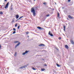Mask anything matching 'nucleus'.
Here are the masks:
<instances>
[{
	"mask_svg": "<svg viewBox=\"0 0 74 74\" xmlns=\"http://www.w3.org/2000/svg\"><path fill=\"white\" fill-rule=\"evenodd\" d=\"M31 12H32L33 14V15L34 16H35L36 13V12L35 11V10H34V8H32L31 10Z\"/></svg>",
	"mask_w": 74,
	"mask_h": 74,
	"instance_id": "1",
	"label": "nucleus"
},
{
	"mask_svg": "<svg viewBox=\"0 0 74 74\" xmlns=\"http://www.w3.org/2000/svg\"><path fill=\"white\" fill-rule=\"evenodd\" d=\"M26 67H27V65H25L24 66H22L20 67L19 68V69H23L24 68H25Z\"/></svg>",
	"mask_w": 74,
	"mask_h": 74,
	"instance_id": "2",
	"label": "nucleus"
},
{
	"mask_svg": "<svg viewBox=\"0 0 74 74\" xmlns=\"http://www.w3.org/2000/svg\"><path fill=\"white\" fill-rule=\"evenodd\" d=\"M48 34L50 36H51V37H53V35L52 33H51V32L50 31L49 32Z\"/></svg>",
	"mask_w": 74,
	"mask_h": 74,
	"instance_id": "3",
	"label": "nucleus"
},
{
	"mask_svg": "<svg viewBox=\"0 0 74 74\" xmlns=\"http://www.w3.org/2000/svg\"><path fill=\"white\" fill-rule=\"evenodd\" d=\"M37 28H38V29H39V30H42L44 29V28H42L39 26L37 27Z\"/></svg>",
	"mask_w": 74,
	"mask_h": 74,
	"instance_id": "4",
	"label": "nucleus"
},
{
	"mask_svg": "<svg viewBox=\"0 0 74 74\" xmlns=\"http://www.w3.org/2000/svg\"><path fill=\"white\" fill-rule=\"evenodd\" d=\"M28 52V51L26 50L25 52H23V55H25V54L27 53Z\"/></svg>",
	"mask_w": 74,
	"mask_h": 74,
	"instance_id": "5",
	"label": "nucleus"
},
{
	"mask_svg": "<svg viewBox=\"0 0 74 74\" xmlns=\"http://www.w3.org/2000/svg\"><path fill=\"white\" fill-rule=\"evenodd\" d=\"M21 44V43L20 42H19L18 43L17 45H16L15 47V48H16V47L17 46H19V45H20Z\"/></svg>",
	"mask_w": 74,
	"mask_h": 74,
	"instance_id": "6",
	"label": "nucleus"
},
{
	"mask_svg": "<svg viewBox=\"0 0 74 74\" xmlns=\"http://www.w3.org/2000/svg\"><path fill=\"white\" fill-rule=\"evenodd\" d=\"M68 18H69L70 19H73V17L71 16H70V15H69L68 16Z\"/></svg>",
	"mask_w": 74,
	"mask_h": 74,
	"instance_id": "7",
	"label": "nucleus"
},
{
	"mask_svg": "<svg viewBox=\"0 0 74 74\" xmlns=\"http://www.w3.org/2000/svg\"><path fill=\"white\" fill-rule=\"evenodd\" d=\"M70 42H71V43H72V44H74V41H73V40H70Z\"/></svg>",
	"mask_w": 74,
	"mask_h": 74,
	"instance_id": "8",
	"label": "nucleus"
},
{
	"mask_svg": "<svg viewBox=\"0 0 74 74\" xmlns=\"http://www.w3.org/2000/svg\"><path fill=\"white\" fill-rule=\"evenodd\" d=\"M39 46H44V47H45V45L42 44H40L39 45Z\"/></svg>",
	"mask_w": 74,
	"mask_h": 74,
	"instance_id": "9",
	"label": "nucleus"
},
{
	"mask_svg": "<svg viewBox=\"0 0 74 74\" xmlns=\"http://www.w3.org/2000/svg\"><path fill=\"white\" fill-rule=\"evenodd\" d=\"M65 47L66 49H69V46L67 45H65Z\"/></svg>",
	"mask_w": 74,
	"mask_h": 74,
	"instance_id": "10",
	"label": "nucleus"
},
{
	"mask_svg": "<svg viewBox=\"0 0 74 74\" xmlns=\"http://www.w3.org/2000/svg\"><path fill=\"white\" fill-rule=\"evenodd\" d=\"M8 8V6L6 5L5 7V9H7V8Z\"/></svg>",
	"mask_w": 74,
	"mask_h": 74,
	"instance_id": "11",
	"label": "nucleus"
},
{
	"mask_svg": "<svg viewBox=\"0 0 74 74\" xmlns=\"http://www.w3.org/2000/svg\"><path fill=\"white\" fill-rule=\"evenodd\" d=\"M56 64L58 67H60V66H61V65H59V64L57 63H56Z\"/></svg>",
	"mask_w": 74,
	"mask_h": 74,
	"instance_id": "12",
	"label": "nucleus"
},
{
	"mask_svg": "<svg viewBox=\"0 0 74 74\" xmlns=\"http://www.w3.org/2000/svg\"><path fill=\"white\" fill-rule=\"evenodd\" d=\"M16 19H18V18H19V15H16Z\"/></svg>",
	"mask_w": 74,
	"mask_h": 74,
	"instance_id": "13",
	"label": "nucleus"
},
{
	"mask_svg": "<svg viewBox=\"0 0 74 74\" xmlns=\"http://www.w3.org/2000/svg\"><path fill=\"white\" fill-rule=\"evenodd\" d=\"M64 31H66V26H64Z\"/></svg>",
	"mask_w": 74,
	"mask_h": 74,
	"instance_id": "14",
	"label": "nucleus"
},
{
	"mask_svg": "<svg viewBox=\"0 0 74 74\" xmlns=\"http://www.w3.org/2000/svg\"><path fill=\"white\" fill-rule=\"evenodd\" d=\"M44 70H45V69H41V71H44Z\"/></svg>",
	"mask_w": 74,
	"mask_h": 74,
	"instance_id": "15",
	"label": "nucleus"
},
{
	"mask_svg": "<svg viewBox=\"0 0 74 74\" xmlns=\"http://www.w3.org/2000/svg\"><path fill=\"white\" fill-rule=\"evenodd\" d=\"M8 4H9V2H8L6 5L8 6Z\"/></svg>",
	"mask_w": 74,
	"mask_h": 74,
	"instance_id": "16",
	"label": "nucleus"
},
{
	"mask_svg": "<svg viewBox=\"0 0 74 74\" xmlns=\"http://www.w3.org/2000/svg\"><path fill=\"white\" fill-rule=\"evenodd\" d=\"M3 14V12H0V14H1V15Z\"/></svg>",
	"mask_w": 74,
	"mask_h": 74,
	"instance_id": "17",
	"label": "nucleus"
},
{
	"mask_svg": "<svg viewBox=\"0 0 74 74\" xmlns=\"http://www.w3.org/2000/svg\"><path fill=\"white\" fill-rule=\"evenodd\" d=\"M13 30L14 31H16V29H15V28H13Z\"/></svg>",
	"mask_w": 74,
	"mask_h": 74,
	"instance_id": "18",
	"label": "nucleus"
},
{
	"mask_svg": "<svg viewBox=\"0 0 74 74\" xmlns=\"http://www.w3.org/2000/svg\"><path fill=\"white\" fill-rule=\"evenodd\" d=\"M16 33V31H14L13 32V34H15V33Z\"/></svg>",
	"mask_w": 74,
	"mask_h": 74,
	"instance_id": "19",
	"label": "nucleus"
},
{
	"mask_svg": "<svg viewBox=\"0 0 74 74\" xmlns=\"http://www.w3.org/2000/svg\"><path fill=\"white\" fill-rule=\"evenodd\" d=\"M20 27V26H18L17 27L18 29H19V28Z\"/></svg>",
	"mask_w": 74,
	"mask_h": 74,
	"instance_id": "20",
	"label": "nucleus"
},
{
	"mask_svg": "<svg viewBox=\"0 0 74 74\" xmlns=\"http://www.w3.org/2000/svg\"><path fill=\"white\" fill-rule=\"evenodd\" d=\"M32 69L33 70H36V69L33 67H32Z\"/></svg>",
	"mask_w": 74,
	"mask_h": 74,
	"instance_id": "21",
	"label": "nucleus"
},
{
	"mask_svg": "<svg viewBox=\"0 0 74 74\" xmlns=\"http://www.w3.org/2000/svg\"><path fill=\"white\" fill-rule=\"evenodd\" d=\"M58 17L59 18V13H58Z\"/></svg>",
	"mask_w": 74,
	"mask_h": 74,
	"instance_id": "22",
	"label": "nucleus"
},
{
	"mask_svg": "<svg viewBox=\"0 0 74 74\" xmlns=\"http://www.w3.org/2000/svg\"><path fill=\"white\" fill-rule=\"evenodd\" d=\"M49 16V14H48L46 16L47 17H48Z\"/></svg>",
	"mask_w": 74,
	"mask_h": 74,
	"instance_id": "23",
	"label": "nucleus"
},
{
	"mask_svg": "<svg viewBox=\"0 0 74 74\" xmlns=\"http://www.w3.org/2000/svg\"><path fill=\"white\" fill-rule=\"evenodd\" d=\"M43 4H44V5H46L47 4L45 2L43 3Z\"/></svg>",
	"mask_w": 74,
	"mask_h": 74,
	"instance_id": "24",
	"label": "nucleus"
},
{
	"mask_svg": "<svg viewBox=\"0 0 74 74\" xmlns=\"http://www.w3.org/2000/svg\"><path fill=\"white\" fill-rule=\"evenodd\" d=\"M56 49L57 50V51H59V49H58L56 47Z\"/></svg>",
	"mask_w": 74,
	"mask_h": 74,
	"instance_id": "25",
	"label": "nucleus"
},
{
	"mask_svg": "<svg viewBox=\"0 0 74 74\" xmlns=\"http://www.w3.org/2000/svg\"><path fill=\"white\" fill-rule=\"evenodd\" d=\"M15 27H17V24L15 25Z\"/></svg>",
	"mask_w": 74,
	"mask_h": 74,
	"instance_id": "26",
	"label": "nucleus"
},
{
	"mask_svg": "<svg viewBox=\"0 0 74 74\" xmlns=\"http://www.w3.org/2000/svg\"><path fill=\"white\" fill-rule=\"evenodd\" d=\"M18 42V41H16L15 42V43H17V42Z\"/></svg>",
	"mask_w": 74,
	"mask_h": 74,
	"instance_id": "27",
	"label": "nucleus"
},
{
	"mask_svg": "<svg viewBox=\"0 0 74 74\" xmlns=\"http://www.w3.org/2000/svg\"><path fill=\"white\" fill-rule=\"evenodd\" d=\"M27 34H29V32H27L26 33Z\"/></svg>",
	"mask_w": 74,
	"mask_h": 74,
	"instance_id": "28",
	"label": "nucleus"
},
{
	"mask_svg": "<svg viewBox=\"0 0 74 74\" xmlns=\"http://www.w3.org/2000/svg\"><path fill=\"white\" fill-rule=\"evenodd\" d=\"M10 10H13V8H11Z\"/></svg>",
	"mask_w": 74,
	"mask_h": 74,
	"instance_id": "29",
	"label": "nucleus"
},
{
	"mask_svg": "<svg viewBox=\"0 0 74 74\" xmlns=\"http://www.w3.org/2000/svg\"><path fill=\"white\" fill-rule=\"evenodd\" d=\"M70 1H71L70 0H68V2H70Z\"/></svg>",
	"mask_w": 74,
	"mask_h": 74,
	"instance_id": "30",
	"label": "nucleus"
},
{
	"mask_svg": "<svg viewBox=\"0 0 74 74\" xmlns=\"http://www.w3.org/2000/svg\"><path fill=\"white\" fill-rule=\"evenodd\" d=\"M19 19H19V18L18 19L16 20V21H19Z\"/></svg>",
	"mask_w": 74,
	"mask_h": 74,
	"instance_id": "31",
	"label": "nucleus"
},
{
	"mask_svg": "<svg viewBox=\"0 0 74 74\" xmlns=\"http://www.w3.org/2000/svg\"><path fill=\"white\" fill-rule=\"evenodd\" d=\"M16 52L15 53V54L14 56H16Z\"/></svg>",
	"mask_w": 74,
	"mask_h": 74,
	"instance_id": "32",
	"label": "nucleus"
},
{
	"mask_svg": "<svg viewBox=\"0 0 74 74\" xmlns=\"http://www.w3.org/2000/svg\"><path fill=\"white\" fill-rule=\"evenodd\" d=\"M12 22H14V20H12Z\"/></svg>",
	"mask_w": 74,
	"mask_h": 74,
	"instance_id": "33",
	"label": "nucleus"
},
{
	"mask_svg": "<svg viewBox=\"0 0 74 74\" xmlns=\"http://www.w3.org/2000/svg\"><path fill=\"white\" fill-rule=\"evenodd\" d=\"M21 18H22V17H20L19 18V19H21Z\"/></svg>",
	"mask_w": 74,
	"mask_h": 74,
	"instance_id": "34",
	"label": "nucleus"
},
{
	"mask_svg": "<svg viewBox=\"0 0 74 74\" xmlns=\"http://www.w3.org/2000/svg\"><path fill=\"white\" fill-rule=\"evenodd\" d=\"M53 70V72H54V73H55L56 72V71L54 70Z\"/></svg>",
	"mask_w": 74,
	"mask_h": 74,
	"instance_id": "35",
	"label": "nucleus"
},
{
	"mask_svg": "<svg viewBox=\"0 0 74 74\" xmlns=\"http://www.w3.org/2000/svg\"><path fill=\"white\" fill-rule=\"evenodd\" d=\"M21 18H23V16H21Z\"/></svg>",
	"mask_w": 74,
	"mask_h": 74,
	"instance_id": "36",
	"label": "nucleus"
},
{
	"mask_svg": "<svg viewBox=\"0 0 74 74\" xmlns=\"http://www.w3.org/2000/svg\"><path fill=\"white\" fill-rule=\"evenodd\" d=\"M44 66H47V65H46V64H45Z\"/></svg>",
	"mask_w": 74,
	"mask_h": 74,
	"instance_id": "37",
	"label": "nucleus"
},
{
	"mask_svg": "<svg viewBox=\"0 0 74 74\" xmlns=\"http://www.w3.org/2000/svg\"><path fill=\"white\" fill-rule=\"evenodd\" d=\"M62 9H64V7H62Z\"/></svg>",
	"mask_w": 74,
	"mask_h": 74,
	"instance_id": "38",
	"label": "nucleus"
},
{
	"mask_svg": "<svg viewBox=\"0 0 74 74\" xmlns=\"http://www.w3.org/2000/svg\"><path fill=\"white\" fill-rule=\"evenodd\" d=\"M5 1H7V0H4Z\"/></svg>",
	"mask_w": 74,
	"mask_h": 74,
	"instance_id": "39",
	"label": "nucleus"
},
{
	"mask_svg": "<svg viewBox=\"0 0 74 74\" xmlns=\"http://www.w3.org/2000/svg\"><path fill=\"white\" fill-rule=\"evenodd\" d=\"M43 60H44V59H42Z\"/></svg>",
	"mask_w": 74,
	"mask_h": 74,
	"instance_id": "40",
	"label": "nucleus"
},
{
	"mask_svg": "<svg viewBox=\"0 0 74 74\" xmlns=\"http://www.w3.org/2000/svg\"><path fill=\"white\" fill-rule=\"evenodd\" d=\"M0 6H1V7H2V6L1 5H0Z\"/></svg>",
	"mask_w": 74,
	"mask_h": 74,
	"instance_id": "41",
	"label": "nucleus"
},
{
	"mask_svg": "<svg viewBox=\"0 0 74 74\" xmlns=\"http://www.w3.org/2000/svg\"><path fill=\"white\" fill-rule=\"evenodd\" d=\"M60 39H61V38H60Z\"/></svg>",
	"mask_w": 74,
	"mask_h": 74,
	"instance_id": "42",
	"label": "nucleus"
},
{
	"mask_svg": "<svg viewBox=\"0 0 74 74\" xmlns=\"http://www.w3.org/2000/svg\"><path fill=\"white\" fill-rule=\"evenodd\" d=\"M11 6H12V5H11Z\"/></svg>",
	"mask_w": 74,
	"mask_h": 74,
	"instance_id": "43",
	"label": "nucleus"
},
{
	"mask_svg": "<svg viewBox=\"0 0 74 74\" xmlns=\"http://www.w3.org/2000/svg\"><path fill=\"white\" fill-rule=\"evenodd\" d=\"M20 21H18V22H19Z\"/></svg>",
	"mask_w": 74,
	"mask_h": 74,
	"instance_id": "44",
	"label": "nucleus"
},
{
	"mask_svg": "<svg viewBox=\"0 0 74 74\" xmlns=\"http://www.w3.org/2000/svg\"><path fill=\"white\" fill-rule=\"evenodd\" d=\"M3 6H4V5H3L2 6V7Z\"/></svg>",
	"mask_w": 74,
	"mask_h": 74,
	"instance_id": "45",
	"label": "nucleus"
},
{
	"mask_svg": "<svg viewBox=\"0 0 74 74\" xmlns=\"http://www.w3.org/2000/svg\"><path fill=\"white\" fill-rule=\"evenodd\" d=\"M53 10H54V9H53Z\"/></svg>",
	"mask_w": 74,
	"mask_h": 74,
	"instance_id": "46",
	"label": "nucleus"
},
{
	"mask_svg": "<svg viewBox=\"0 0 74 74\" xmlns=\"http://www.w3.org/2000/svg\"><path fill=\"white\" fill-rule=\"evenodd\" d=\"M34 0V1H36V0Z\"/></svg>",
	"mask_w": 74,
	"mask_h": 74,
	"instance_id": "47",
	"label": "nucleus"
},
{
	"mask_svg": "<svg viewBox=\"0 0 74 74\" xmlns=\"http://www.w3.org/2000/svg\"><path fill=\"white\" fill-rule=\"evenodd\" d=\"M28 37H29V36H28Z\"/></svg>",
	"mask_w": 74,
	"mask_h": 74,
	"instance_id": "48",
	"label": "nucleus"
},
{
	"mask_svg": "<svg viewBox=\"0 0 74 74\" xmlns=\"http://www.w3.org/2000/svg\"><path fill=\"white\" fill-rule=\"evenodd\" d=\"M55 3V4H56V3Z\"/></svg>",
	"mask_w": 74,
	"mask_h": 74,
	"instance_id": "49",
	"label": "nucleus"
},
{
	"mask_svg": "<svg viewBox=\"0 0 74 74\" xmlns=\"http://www.w3.org/2000/svg\"><path fill=\"white\" fill-rule=\"evenodd\" d=\"M4 4V3H3V4Z\"/></svg>",
	"mask_w": 74,
	"mask_h": 74,
	"instance_id": "50",
	"label": "nucleus"
}]
</instances>
